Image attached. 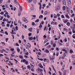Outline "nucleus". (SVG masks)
<instances>
[{"label": "nucleus", "instance_id": "obj_1", "mask_svg": "<svg viewBox=\"0 0 75 75\" xmlns=\"http://www.w3.org/2000/svg\"><path fill=\"white\" fill-rule=\"evenodd\" d=\"M23 21H24V22H25V23H28V20H27L26 19V18H23Z\"/></svg>", "mask_w": 75, "mask_h": 75}, {"label": "nucleus", "instance_id": "obj_2", "mask_svg": "<svg viewBox=\"0 0 75 75\" xmlns=\"http://www.w3.org/2000/svg\"><path fill=\"white\" fill-rule=\"evenodd\" d=\"M42 23H40V25L39 26L40 30H41V28H42Z\"/></svg>", "mask_w": 75, "mask_h": 75}, {"label": "nucleus", "instance_id": "obj_3", "mask_svg": "<svg viewBox=\"0 0 75 75\" xmlns=\"http://www.w3.org/2000/svg\"><path fill=\"white\" fill-rule=\"evenodd\" d=\"M66 10H67V12H68V13H69V12H70V9H69V7H67Z\"/></svg>", "mask_w": 75, "mask_h": 75}, {"label": "nucleus", "instance_id": "obj_4", "mask_svg": "<svg viewBox=\"0 0 75 75\" xmlns=\"http://www.w3.org/2000/svg\"><path fill=\"white\" fill-rule=\"evenodd\" d=\"M12 33H13L14 31H16V28H15V27H13L12 30Z\"/></svg>", "mask_w": 75, "mask_h": 75}, {"label": "nucleus", "instance_id": "obj_5", "mask_svg": "<svg viewBox=\"0 0 75 75\" xmlns=\"http://www.w3.org/2000/svg\"><path fill=\"white\" fill-rule=\"evenodd\" d=\"M28 31H30V32H32L33 31V28H29L28 29Z\"/></svg>", "mask_w": 75, "mask_h": 75}, {"label": "nucleus", "instance_id": "obj_6", "mask_svg": "<svg viewBox=\"0 0 75 75\" xmlns=\"http://www.w3.org/2000/svg\"><path fill=\"white\" fill-rule=\"evenodd\" d=\"M66 25L68 26V27H70L71 25V23L69 22H68L66 24Z\"/></svg>", "mask_w": 75, "mask_h": 75}, {"label": "nucleus", "instance_id": "obj_7", "mask_svg": "<svg viewBox=\"0 0 75 75\" xmlns=\"http://www.w3.org/2000/svg\"><path fill=\"white\" fill-rule=\"evenodd\" d=\"M55 58V57L54 56H53L52 58V60H51V61H53V59H54Z\"/></svg>", "mask_w": 75, "mask_h": 75}, {"label": "nucleus", "instance_id": "obj_8", "mask_svg": "<svg viewBox=\"0 0 75 75\" xmlns=\"http://www.w3.org/2000/svg\"><path fill=\"white\" fill-rule=\"evenodd\" d=\"M62 3L64 5H66V1L64 0H62Z\"/></svg>", "mask_w": 75, "mask_h": 75}, {"label": "nucleus", "instance_id": "obj_9", "mask_svg": "<svg viewBox=\"0 0 75 75\" xmlns=\"http://www.w3.org/2000/svg\"><path fill=\"white\" fill-rule=\"evenodd\" d=\"M44 52H46L47 53H49L50 52L49 51V50H48L46 49L45 50H44Z\"/></svg>", "mask_w": 75, "mask_h": 75}, {"label": "nucleus", "instance_id": "obj_10", "mask_svg": "<svg viewBox=\"0 0 75 75\" xmlns=\"http://www.w3.org/2000/svg\"><path fill=\"white\" fill-rule=\"evenodd\" d=\"M62 50L63 51H65V53H66V54H67V50H66L65 49H63Z\"/></svg>", "mask_w": 75, "mask_h": 75}, {"label": "nucleus", "instance_id": "obj_11", "mask_svg": "<svg viewBox=\"0 0 75 75\" xmlns=\"http://www.w3.org/2000/svg\"><path fill=\"white\" fill-rule=\"evenodd\" d=\"M68 3L69 4H71V0H68Z\"/></svg>", "mask_w": 75, "mask_h": 75}, {"label": "nucleus", "instance_id": "obj_12", "mask_svg": "<svg viewBox=\"0 0 75 75\" xmlns=\"http://www.w3.org/2000/svg\"><path fill=\"white\" fill-rule=\"evenodd\" d=\"M43 18V16L42 15H40L39 17V18H42V19Z\"/></svg>", "mask_w": 75, "mask_h": 75}, {"label": "nucleus", "instance_id": "obj_13", "mask_svg": "<svg viewBox=\"0 0 75 75\" xmlns=\"http://www.w3.org/2000/svg\"><path fill=\"white\" fill-rule=\"evenodd\" d=\"M19 57L21 59H24V58H23V57L22 55H19Z\"/></svg>", "mask_w": 75, "mask_h": 75}, {"label": "nucleus", "instance_id": "obj_14", "mask_svg": "<svg viewBox=\"0 0 75 75\" xmlns=\"http://www.w3.org/2000/svg\"><path fill=\"white\" fill-rule=\"evenodd\" d=\"M68 21H69L68 20L66 19L65 21H64V23H65V24H66V23Z\"/></svg>", "mask_w": 75, "mask_h": 75}, {"label": "nucleus", "instance_id": "obj_15", "mask_svg": "<svg viewBox=\"0 0 75 75\" xmlns=\"http://www.w3.org/2000/svg\"><path fill=\"white\" fill-rule=\"evenodd\" d=\"M47 49H50V48L51 47V45H50L48 46H47Z\"/></svg>", "mask_w": 75, "mask_h": 75}, {"label": "nucleus", "instance_id": "obj_16", "mask_svg": "<svg viewBox=\"0 0 75 75\" xmlns=\"http://www.w3.org/2000/svg\"><path fill=\"white\" fill-rule=\"evenodd\" d=\"M49 57L50 58V61H51V60H52V56H51V55H49Z\"/></svg>", "mask_w": 75, "mask_h": 75}, {"label": "nucleus", "instance_id": "obj_17", "mask_svg": "<svg viewBox=\"0 0 75 75\" xmlns=\"http://www.w3.org/2000/svg\"><path fill=\"white\" fill-rule=\"evenodd\" d=\"M26 46L27 47H28V48H30L31 47V45H30V46H29V45H27Z\"/></svg>", "mask_w": 75, "mask_h": 75}, {"label": "nucleus", "instance_id": "obj_18", "mask_svg": "<svg viewBox=\"0 0 75 75\" xmlns=\"http://www.w3.org/2000/svg\"><path fill=\"white\" fill-rule=\"evenodd\" d=\"M30 66H31V67L32 68V69L34 68V66H33V64H31Z\"/></svg>", "mask_w": 75, "mask_h": 75}, {"label": "nucleus", "instance_id": "obj_19", "mask_svg": "<svg viewBox=\"0 0 75 75\" xmlns=\"http://www.w3.org/2000/svg\"><path fill=\"white\" fill-rule=\"evenodd\" d=\"M27 67L29 69H31V67H30V66L28 65L27 66Z\"/></svg>", "mask_w": 75, "mask_h": 75}, {"label": "nucleus", "instance_id": "obj_20", "mask_svg": "<svg viewBox=\"0 0 75 75\" xmlns=\"http://www.w3.org/2000/svg\"><path fill=\"white\" fill-rule=\"evenodd\" d=\"M40 21V19H38L35 21V23H38Z\"/></svg>", "mask_w": 75, "mask_h": 75}, {"label": "nucleus", "instance_id": "obj_21", "mask_svg": "<svg viewBox=\"0 0 75 75\" xmlns=\"http://www.w3.org/2000/svg\"><path fill=\"white\" fill-rule=\"evenodd\" d=\"M21 15V11H19L18 14V16H20Z\"/></svg>", "mask_w": 75, "mask_h": 75}, {"label": "nucleus", "instance_id": "obj_22", "mask_svg": "<svg viewBox=\"0 0 75 75\" xmlns=\"http://www.w3.org/2000/svg\"><path fill=\"white\" fill-rule=\"evenodd\" d=\"M33 1L34 4H35L37 3V0H33Z\"/></svg>", "mask_w": 75, "mask_h": 75}, {"label": "nucleus", "instance_id": "obj_23", "mask_svg": "<svg viewBox=\"0 0 75 75\" xmlns=\"http://www.w3.org/2000/svg\"><path fill=\"white\" fill-rule=\"evenodd\" d=\"M44 14L45 15H47V14H48V12H47V11H45L44 13Z\"/></svg>", "mask_w": 75, "mask_h": 75}, {"label": "nucleus", "instance_id": "obj_24", "mask_svg": "<svg viewBox=\"0 0 75 75\" xmlns=\"http://www.w3.org/2000/svg\"><path fill=\"white\" fill-rule=\"evenodd\" d=\"M66 8V7L65 6H64L63 7V9L64 10H65V8Z\"/></svg>", "mask_w": 75, "mask_h": 75}, {"label": "nucleus", "instance_id": "obj_25", "mask_svg": "<svg viewBox=\"0 0 75 75\" xmlns=\"http://www.w3.org/2000/svg\"><path fill=\"white\" fill-rule=\"evenodd\" d=\"M48 42V40H45L44 42V43L45 44V43H46V42Z\"/></svg>", "mask_w": 75, "mask_h": 75}, {"label": "nucleus", "instance_id": "obj_26", "mask_svg": "<svg viewBox=\"0 0 75 75\" xmlns=\"http://www.w3.org/2000/svg\"><path fill=\"white\" fill-rule=\"evenodd\" d=\"M66 17L67 18H70L69 17V16L68 15H66Z\"/></svg>", "mask_w": 75, "mask_h": 75}, {"label": "nucleus", "instance_id": "obj_27", "mask_svg": "<svg viewBox=\"0 0 75 75\" xmlns=\"http://www.w3.org/2000/svg\"><path fill=\"white\" fill-rule=\"evenodd\" d=\"M44 59L45 60H46L47 62H49V61H48V60L47 59Z\"/></svg>", "mask_w": 75, "mask_h": 75}, {"label": "nucleus", "instance_id": "obj_28", "mask_svg": "<svg viewBox=\"0 0 75 75\" xmlns=\"http://www.w3.org/2000/svg\"><path fill=\"white\" fill-rule=\"evenodd\" d=\"M36 30H37V33L38 34V33H39V29L37 28Z\"/></svg>", "mask_w": 75, "mask_h": 75}, {"label": "nucleus", "instance_id": "obj_29", "mask_svg": "<svg viewBox=\"0 0 75 75\" xmlns=\"http://www.w3.org/2000/svg\"><path fill=\"white\" fill-rule=\"evenodd\" d=\"M50 43H51V44L52 45V44H53L54 43V42L53 41H51L50 42Z\"/></svg>", "mask_w": 75, "mask_h": 75}, {"label": "nucleus", "instance_id": "obj_30", "mask_svg": "<svg viewBox=\"0 0 75 75\" xmlns=\"http://www.w3.org/2000/svg\"><path fill=\"white\" fill-rule=\"evenodd\" d=\"M22 61L23 62H25L26 61V60L25 59H23L22 60Z\"/></svg>", "mask_w": 75, "mask_h": 75}, {"label": "nucleus", "instance_id": "obj_31", "mask_svg": "<svg viewBox=\"0 0 75 75\" xmlns=\"http://www.w3.org/2000/svg\"><path fill=\"white\" fill-rule=\"evenodd\" d=\"M69 52L71 53H73V50H71L69 51Z\"/></svg>", "mask_w": 75, "mask_h": 75}, {"label": "nucleus", "instance_id": "obj_32", "mask_svg": "<svg viewBox=\"0 0 75 75\" xmlns=\"http://www.w3.org/2000/svg\"><path fill=\"white\" fill-rule=\"evenodd\" d=\"M17 51L18 52H20V49L18 48L17 49Z\"/></svg>", "mask_w": 75, "mask_h": 75}, {"label": "nucleus", "instance_id": "obj_33", "mask_svg": "<svg viewBox=\"0 0 75 75\" xmlns=\"http://www.w3.org/2000/svg\"><path fill=\"white\" fill-rule=\"evenodd\" d=\"M53 24V25H55V24H54V21H52L51 23V24L52 25V24Z\"/></svg>", "mask_w": 75, "mask_h": 75}, {"label": "nucleus", "instance_id": "obj_34", "mask_svg": "<svg viewBox=\"0 0 75 75\" xmlns=\"http://www.w3.org/2000/svg\"><path fill=\"white\" fill-rule=\"evenodd\" d=\"M9 62L11 65H13V63H11V62L9 61Z\"/></svg>", "mask_w": 75, "mask_h": 75}, {"label": "nucleus", "instance_id": "obj_35", "mask_svg": "<svg viewBox=\"0 0 75 75\" xmlns=\"http://www.w3.org/2000/svg\"><path fill=\"white\" fill-rule=\"evenodd\" d=\"M11 34H15L16 35V32H13L12 33H11Z\"/></svg>", "mask_w": 75, "mask_h": 75}, {"label": "nucleus", "instance_id": "obj_36", "mask_svg": "<svg viewBox=\"0 0 75 75\" xmlns=\"http://www.w3.org/2000/svg\"><path fill=\"white\" fill-rule=\"evenodd\" d=\"M32 35V33H28V36L29 37H30V36H31V35Z\"/></svg>", "mask_w": 75, "mask_h": 75}, {"label": "nucleus", "instance_id": "obj_37", "mask_svg": "<svg viewBox=\"0 0 75 75\" xmlns=\"http://www.w3.org/2000/svg\"><path fill=\"white\" fill-rule=\"evenodd\" d=\"M38 59H39V60H40V61H43V59H40L39 58H38Z\"/></svg>", "mask_w": 75, "mask_h": 75}, {"label": "nucleus", "instance_id": "obj_38", "mask_svg": "<svg viewBox=\"0 0 75 75\" xmlns=\"http://www.w3.org/2000/svg\"><path fill=\"white\" fill-rule=\"evenodd\" d=\"M74 16H75V14H74V13H73L72 14L71 16V17H74Z\"/></svg>", "mask_w": 75, "mask_h": 75}, {"label": "nucleus", "instance_id": "obj_39", "mask_svg": "<svg viewBox=\"0 0 75 75\" xmlns=\"http://www.w3.org/2000/svg\"><path fill=\"white\" fill-rule=\"evenodd\" d=\"M30 9L31 10H34V8L33 7H31L30 8Z\"/></svg>", "mask_w": 75, "mask_h": 75}, {"label": "nucleus", "instance_id": "obj_40", "mask_svg": "<svg viewBox=\"0 0 75 75\" xmlns=\"http://www.w3.org/2000/svg\"><path fill=\"white\" fill-rule=\"evenodd\" d=\"M32 25H33L34 26V25H35V23H34V22H33L32 23Z\"/></svg>", "mask_w": 75, "mask_h": 75}, {"label": "nucleus", "instance_id": "obj_41", "mask_svg": "<svg viewBox=\"0 0 75 75\" xmlns=\"http://www.w3.org/2000/svg\"><path fill=\"white\" fill-rule=\"evenodd\" d=\"M56 50H57V51H59V48L58 47H56Z\"/></svg>", "mask_w": 75, "mask_h": 75}, {"label": "nucleus", "instance_id": "obj_42", "mask_svg": "<svg viewBox=\"0 0 75 75\" xmlns=\"http://www.w3.org/2000/svg\"><path fill=\"white\" fill-rule=\"evenodd\" d=\"M20 9L21 11H22V10H23V8L22 6H20Z\"/></svg>", "mask_w": 75, "mask_h": 75}, {"label": "nucleus", "instance_id": "obj_43", "mask_svg": "<svg viewBox=\"0 0 75 75\" xmlns=\"http://www.w3.org/2000/svg\"><path fill=\"white\" fill-rule=\"evenodd\" d=\"M49 44V42L47 43L45 45V47H46L47 45H48Z\"/></svg>", "mask_w": 75, "mask_h": 75}, {"label": "nucleus", "instance_id": "obj_44", "mask_svg": "<svg viewBox=\"0 0 75 75\" xmlns=\"http://www.w3.org/2000/svg\"><path fill=\"white\" fill-rule=\"evenodd\" d=\"M30 40H33V37H31L30 38Z\"/></svg>", "mask_w": 75, "mask_h": 75}, {"label": "nucleus", "instance_id": "obj_45", "mask_svg": "<svg viewBox=\"0 0 75 75\" xmlns=\"http://www.w3.org/2000/svg\"><path fill=\"white\" fill-rule=\"evenodd\" d=\"M72 57L73 58H75V55H72Z\"/></svg>", "mask_w": 75, "mask_h": 75}, {"label": "nucleus", "instance_id": "obj_46", "mask_svg": "<svg viewBox=\"0 0 75 75\" xmlns=\"http://www.w3.org/2000/svg\"><path fill=\"white\" fill-rule=\"evenodd\" d=\"M15 28L16 30H18V26H16L15 27Z\"/></svg>", "mask_w": 75, "mask_h": 75}, {"label": "nucleus", "instance_id": "obj_47", "mask_svg": "<svg viewBox=\"0 0 75 75\" xmlns=\"http://www.w3.org/2000/svg\"><path fill=\"white\" fill-rule=\"evenodd\" d=\"M14 24L15 25H17V24L16 23V21H15L14 22Z\"/></svg>", "mask_w": 75, "mask_h": 75}, {"label": "nucleus", "instance_id": "obj_48", "mask_svg": "<svg viewBox=\"0 0 75 75\" xmlns=\"http://www.w3.org/2000/svg\"><path fill=\"white\" fill-rule=\"evenodd\" d=\"M5 33L6 35H8V33L7 31H5Z\"/></svg>", "mask_w": 75, "mask_h": 75}, {"label": "nucleus", "instance_id": "obj_49", "mask_svg": "<svg viewBox=\"0 0 75 75\" xmlns=\"http://www.w3.org/2000/svg\"><path fill=\"white\" fill-rule=\"evenodd\" d=\"M28 52H27L26 53H25V55H28Z\"/></svg>", "mask_w": 75, "mask_h": 75}, {"label": "nucleus", "instance_id": "obj_50", "mask_svg": "<svg viewBox=\"0 0 75 75\" xmlns=\"http://www.w3.org/2000/svg\"><path fill=\"white\" fill-rule=\"evenodd\" d=\"M5 58L7 59H8V60H10V59L7 57H5Z\"/></svg>", "mask_w": 75, "mask_h": 75}, {"label": "nucleus", "instance_id": "obj_51", "mask_svg": "<svg viewBox=\"0 0 75 75\" xmlns=\"http://www.w3.org/2000/svg\"><path fill=\"white\" fill-rule=\"evenodd\" d=\"M32 1H33V0H29L28 1V3H31V2H32Z\"/></svg>", "mask_w": 75, "mask_h": 75}, {"label": "nucleus", "instance_id": "obj_52", "mask_svg": "<svg viewBox=\"0 0 75 75\" xmlns=\"http://www.w3.org/2000/svg\"><path fill=\"white\" fill-rule=\"evenodd\" d=\"M3 16H1L0 18V20H3Z\"/></svg>", "mask_w": 75, "mask_h": 75}, {"label": "nucleus", "instance_id": "obj_53", "mask_svg": "<svg viewBox=\"0 0 75 75\" xmlns=\"http://www.w3.org/2000/svg\"><path fill=\"white\" fill-rule=\"evenodd\" d=\"M59 74L60 75H62V73H61V72L59 71Z\"/></svg>", "mask_w": 75, "mask_h": 75}, {"label": "nucleus", "instance_id": "obj_54", "mask_svg": "<svg viewBox=\"0 0 75 75\" xmlns=\"http://www.w3.org/2000/svg\"><path fill=\"white\" fill-rule=\"evenodd\" d=\"M40 67L41 68H43V66H42V65H40Z\"/></svg>", "mask_w": 75, "mask_h": 75}, {"label": "nucleus", "instance_id": "obj_55", "mask_svg": "<svg viewBox=\"0 0 75 75\" xmlns=\"http://www.w3.org/2000/svg\"><path fill=\"white\" fill-rule=\"evenodd\" d=\"M3 21H6V18H4L3 20Z\"/></svg>", "mask_w": 75, "mask_h": 75}, {"label": "nucleus", "instance_id": "obj_56", "mask_svg": "<svg viewBox=\"0 0 75 75\" xmlns=\"http://www.w3.org/2000/svg\"><path fill=\"white\" fill-rule=\"evenodd\" d=\"M6 42H7V41H8V38H6Z\"/></svg>", "mask_w": 75, "mask_h": 75}, {"label": "nucleus", "instance_id": "obj_57", "mask_svg": "<svg viewBox=\"0 0 75 75\" xmlns=\"http://www.w3.org/2000/svg\"><path fill=\"white\" fill-rule=\"evenodd\" d=\"M22 38L23 39V40H24V36L23 35H22Z\"/></svg>", "mask_w": 75, "mask_h": 75}, {"label": "nucleus", "instance_id": "obj_58", "mask_svg": "<svg viewBox=\"0 0 75 75\" xmlns=\"http://www.w3.org/2000/svg\"><path fill=\"white\" fill-rule=\"evenodd\" d=\"M17 3V0H14V3Z\"/></svg>", "mask_w": 75, "mask_h": 75}, {"label": "nucleus", "instance_id": "obj_59", "mask_svg": "<svg viewBox=\"0 0 75 75\" xmlns=\"http://www.w3.org/2000/svg\"><path fill=\"white\" fill-rule=\"evenodd\" d=\"M53 47H56V44H54L53 45Z\"/></svg>", "mask_w": 75, "mask_h": 75}, {"label": "nucleus", "instance_id": "obj_60", "mask_svg": "<svg viewBox=\"0 0 75 75\" xmlns=\"http://www.w3.org/2000/svg\"><path fill=\"white\" fill-rule=\"evenodd\" d=\"M0 51H1V53H3V50H0Z\"/></svg>", "mask_w": 75, "mask_h": 75}, {"label": "nucleus", "instance_id": "obj_61", "mask_svg": "<svg viewBox=\"0 0 75 75\" xmlns=\"http://www.w3.org/2000/svg\"><path fill=\"white\" fill-rule=\"evenodd\" d=\"M6 25L7 27H9L10 26V24H7Z\"/></svg>", "mask_w": 75, "mask_h": 75}, {"label": "nucleus", "instance_id": "obj_62", "mask_svg": "<svg viewBox=\"0 0 75 75\" xmlns=\"http://www.w3.org/2000/svg\"><path fill=\"white\" fill-rule=\"evenodd\" d=\"M26 68L25 67H23L22 69L23 70H24V69H26Z\"/></svg>", "mask_w": 75, "mask_h": 75}, {"label": "nucleus", "instance_id": "obj_63", "mask_svg": "<svg viewBox=\"0 0 75 75\" xmlns=\"http://www.w3.org/2000/svg\"><path fill=\"white\" fill-rule=\"evenodd\" d=\"M1 14H4V12H1L0 13Z\"/></svg>", "mask_w": 75, "mask_h": 75}, {"label": "nucleus", "instance_id": "obj_64", "mask_svg": "<svg viewBox=\"0 0 75 75\" xmlns=\"http://www.w3.org/2000/svg\"><path fill=\"white\" fill-rule=\"evenodd\" d=\"M69 34H70V35H72V32H71V31L69 32Z\"/></svg>", "mask_w": 75, "mask_h": 75}]
</instances>
